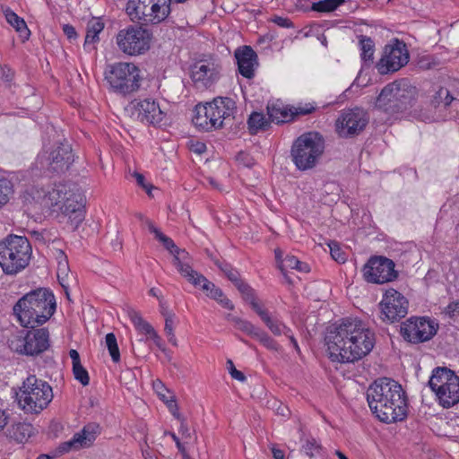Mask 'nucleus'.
<instances>
[{
    "instance_id": "nucleus-56",
    "label": "nucleus",
    "mask_w": 459,
    "mask_h": 459,
    "mask_svg": "<svg viewBox=\"0 0 459 459\" xmlns=\"http://www.w3.org/2000/svg\"><path fill=\"white\" fill-rule=\"evenodd\" d=\"M149 337H150V339H152L155 345L160 350H161L162 351H165V346H164V343L162 342V339L160 338V336L158 334V333L156 331H154Z\"/></svg>"
},
{
    "instance_id": "nucleus-25",
    "label": "nucleus",
    "mask_w": 459,
    "mask_h": 459,
    "mask_svg": "<svg viewBox=\"0 0 459 459\" xmlns=\"http://www.w3.org/2000/svg\"><path fill=\"white\" fill-rule=\"evenodd\" d=\"M239 74L245 78L251 79L255 76L257 66V55L249 46H244L235 52Z\"/></svg>"
},
{
    "instance_id": "nucleus-8",
    "label": "nucleus",
    "mask_w": 459,
    "mask_h": 459,
    "mask_svg": "<svg viewBox=\"0 0 459 459\" xmlns=\"http://www.w3.org/2000/svg\"><path fill=\"white\" fill-rule=\"evenodd\" d=\"M324 151L325 142L318 133L303 134L291 147L292 161L299 170L311 169L316 166Z\"/></svg>"
},
{
    "instance_id": "nucleus-44",
    "label": "nucleus",
    "mask_w": 459,
    "mask_h": 459,
    "mask_svg": "<svg viewBox=\"0 0 459 459\" xmlns=\"http://www.w3.org/2000/svg\"><path fill=\"white\" fill-rule=\"evenodd\" d=\"M152 387L157 395L167 403L174 396L169 394V391L167 389L165 385L160 379H156L152 382Z\"/></svg>"
},
{
    "instance_id": "nucleus-64",
    "label": "nucleus",
    "mask_w": 459,
    "mask_h": 459,
    "mask_svg": "<svg viewBox=\"0 0 459 459\" xmlns=\"http://www.w3.org/2000/svg\"><path fill=\"white\" fill-rule=\"evenodd\" d=\"M142 454L144 459H156L157 457L153 455V453L151 451L149 446H147L146 448L142 449Z\"/></svg>"
},
{
    "instance_id": "nucleus-11",
    "label": "nucleus",
    "mask_w": 459,
    "mask_h": 459,
    "mask_svg": "<svg viewBox=\"0 0 459 459\" xmlns=\"http://www.w3.org/2000/svg\"><path fill=\"white\" fill-rule=\"evenodd\" d=\"M429 385L444 408L459 403V377L454 371L446 368H435Z\"/></svg>"
},
{
    "instance_id": "nucleus-50",
    "label": "nucleus",
    "mask_w": 459,
    "mask_h": 459,
    "mask_svg": "<svg viewBox=\"0 0 459 459\" xmlns=\"http://www.w3.org/2000/svg\"><path fill=\"white\" fill-rule=\"evenodd\" d=\"M330 248V254L336 262L344 263L346 261L345 253L342 251L339 245L336 242H331L328 244Z\"/></svg>"
},
{
    "instance_id": "nucleus-57",
    "label": "nucleus",
    "mask_w": 459,
    "mask_h": 459,
    "mask_svg": "<svg viewBox=\"0 0 459 459\" xmlns=\"http://www.w3.org/2000/svg\"><path fill=\"white\" fill-rule=\"evenodd\" d=\"M165 435H169L176 443V446L179 452H181L184 455H186V449L183 444L180 442L179 438L174 432H165Z\"/></svg>"
},
{
    "instance_id": "nucleus-22",
    "label": "nucleus",
    "mask_w": 459,
    "mask_h": 459,
    "mask_svg": "<svg viewBox=\"0 0 459 459\" xmlns=\"http://www.w3.org/2000/svg\"><path fill=\"white\" fill-rule=\"evenodd\" d=\"M379 305L384 318L391 323L405 317L408 313L407 299L394 289L385 291Z\"/></svg>"
},
{
    "instance_id": "nucleus-47",
    "label": "nucleus",
    "mask_w": 459,
    "mask_h": 459,
    "mask_svg": "<svg viewBox=\"0 0 459 459\" xmlns=\"http://www.w3.org/2000/svg\"><path fill=\"white\" fill-rule=\"evenodd\" d=\"M254 338L257 339L267 349H277V343L275 342V341L261 329L257 331Z\"/></svg>"
},
{
    "instance_id": "nucleus-35",
    "label": "nucleus",
    "mask_w": 459,
    "mask_h": 459,
    "mask_svg": "<svg viewBox=\"0 0 459 459\" xmlns=\"http://www.w3.org/2000/svg\"><path fill=\"white\" fill-rule=\"evenodd\" d=\"M143 222L150 230V232L153 233L155 238L159 239L167 249H169L170 252H173V248H176L173 240L170 238L164 235L149 219H144Z\"/></svg>"
},
{
    "instance_id": "nucleus-54",
    "label": "nucleus",
    "mask_w": 459,
    "mask_h": 459,
    "mask_svg": "<svg viewBox=\"0 0 459 459\" xmlns=\"http://www.w3.org/2000/svg\"><path fill=\"white\" fill-rule=\"evenodd\" d=\"M272 21L282 28H290L293 26L291 21L286 17L274 16Z\"/></svg>"
},
{
    "instance_id": "nucleus-55",
    "label": "nucleus",
    "mask_w": 459,
    "mask_h": 459,
    "mask_svg": "<svg viewBox=\"0 0 459 459\" xmlns=\"http://www.w3.org/2000/svg\"><path fill=\"white\" fill-rule=\"evenodd\" d=\"M9 422V413L0 408V431L4 430Z\"/></svg>"
},
{
    "instance_id": "nucleus-51",
    "label": "nucleus",
    "mask_w": 459,
    "mask_h": 459,
    "mask_svg": "<svg viewBox=\"0 0 459 459\" xmlns=\"http://www.w3.org/2000/svg\"><path fill=\"white\" fill-rule=\"evenodd\" d=\"M248 304L263 321L269 316L268 311L258 302L257 299H255Z\"/></svg>"
},
{
    "instance_id": "nucleus-38",
    "label": "nucleus",
    "mask_w": 459,
    "mask_h": 459,
    "mask_svg": "<svg viewBox=\"0 0 459 459\" xmlns=\"http://www.w3.org/2000/svg\"><path fill=\"white\" fill-rule=\"evenodd\" d=\"M165 317V326L164 331L168 337L169 342L173 345H178V341L174 333V327L176 325V316L170 312H163L162 313Z\"/></svg>"
},
{
    "instance_id": "nucleus-37",
    "label": "nucleus",
    "mask_w": 459,
    "mask_h": 459,
    "mask_svg": "<svg viewBox=\"0 0 459 459\" xmlns=\"http://www.w3.org/2000/svg\"><path fill=\"white\" fill-rule=\"evenodd\" d=\"M267 120L263 113L253 112L247 120L248 130L252 134L265 128Z\"/></svg>"
},
{
    "instance_id": "nucleus-28",
    "label": "nucleus",
    "mask_w": 459,
    "mask_h": 459,
    "mask_svg": "<svg viewBox=\"0 0 459 459\" xmlns=\"http://www.w3.org/2000/svg\"><path fill=\"white\" fill-rule=\"evenodd\" d=\"M104 23L100 18H92L87 22L86 35L84 40V48L88 51L95 49L96 43L99 42L100 33L104 30Z\"/></svg>"
},
{
    "instance_id": "nucleus-16",
    "label": "nucleus",
    "mask_w": 459,
    "mask_h": 459,
    "mask_svg": "<svg viewBox=\"0 0 459 459\" xmlns=\"http://www.w3.org/2000/svg\"><path fill=\"white\" fill-rule=\"evenodd\" d=\"M74 162L72 148L68 143H61L52 150L44 149L37 157L36 167L47 172L61 173Z\"/></svg>"
},
{
    "instance_id": "nucleus-12",
    "label": "nucleus",
    "mask_w": 459,
    "mask_h": 459,
    "mask_svg": "<svg viewBox=\"0 0 459 459\" xmlns=\"http://www.w3.org/2000/svg\"><path fill=\"white\" fill-rule=\"evenodd\" d=\"M126 113L134 121L145 126H160L167 122V113L153 98H136L125 108Z\"/></svg>"
},
{
    "instance_id": "nucleus-33",
    "label": "nucleus",
    "mask_w": 459,
    "mask_h": 459,
    "mask_svg": "<svg viewBox=\"0 0 459 459\" xmlns=\"http://www.w3.org/2000/svg\"><path fill=\"white\" fill-rule=\"evenodd\" d=\"M57 269L56 274L59 283L65 289L67 288V278L69 275V265L67 257L62 250H58L56 254Z\"/></svg>"
},
{
    "instance_id": "nucleus-43",
    "label": "nucleus",
    "mask_w": 459,
    "mask_h": 459,
    "mask_svg": "<svg viewBox=\"0 0 459 459\" xmlns=\"http://www.w3.org/2000/svg\"><path fill=\"white\" fill-rule=\"evenodd\" d=\"M234 320V326L244 332L245 333L254 337L259 328L255 326L251 322L242 319L239 317V319H233Z\"/></svg>"
},
{
    "instance_id": "nucleus-23",
    "label": "nucleus",
    "mask_w": 459,
    "mask_h": 459,
    "mask_svg": "<svg viewBox=\"0 0 459 459\" xmlns=\"http://www.w3.org/2000/svg\"><path fill=\"white\" fill-rule=\"evenodd\" d=\"M368 120L367 114L360 108L343 110L336 120V131L342 137L359 134Z\"/></svg>"
},
{
    "instance_id": "nucleus-45",
    "label": "nucleus",
    "mask_w": 459,
    "mask_h": 459,
    "mask_svg": "<svg viewBox=\"0 0 459 459\" xmlns=\"http://www.w3.org/2000/svg\"><path fill=\"white\" fill-rule=\"evenodd\" d=\"M73 372L74 378L78 380L82 385H88L90 383V377L87 370L82 367V364L73 366Z\"/></svg>"
},
{
    "instance_id": "nucleus-39",
    "label": "nucleus",
    "mask_w": 459,
    "mask_h": 459,
    "mask_svg": "<svg viewBox=\"0 0 459 459\" xmlns=\"http://www.w3.org/2000/svg\"><path fill=\"white\" fill-rule=\"evenodd\" d=\"M106 346L114 362L120 360V352L117 342V338L113 333H109L105 337Z\"/></svg>"
},
{
    "instance_id": "nucleus-4",
    "label": "nucleus",
    "mask_w": 459,
    "mask_h": 459,
    "mask_svg": "<svg viewBox=\"0 0 459 459\" xmlns=\"http://www.w3.org/2000/svg\"><path fill=\"white\" fill-rule=\"evenodd\" d=\"M55 311V296L44 288L27 293L13 307V313L21 325L27 328L45 324Z\"/></svg>"
},
{
    "instance_id": "nucleus-20",
    "label": "nucleus",
    "mask_w": 459,
    "mask_h": 459,
    "mask_svg": "<svg viewBox=\"0 0 459 459\" xmlns=\"http://www.w3.org/2000/svg\"><path fill=\"white\" fill-rule=\"evenodd\" d=\"M437 327V324L429 318L411 317L403 324L401 333L408 342L419 343L430 340Z\"/></svg>"
},
{
    "instance_id": "nucleus-14",
    "label": "nucleus",
    "mask_w": 459,
    "mask_h": 459,
    "mask_svg": "<svg viewBox=\"0 0 459 459\" xmlns=\"http://www.w3.org/2000/svg\"><path fill=\"white\" fill-rule=\"evenodd\" d=\"M171 0H128L126 13L132 21L159 23L170 13Z\"/></svg>"
},
{
    "instance_id": "nucleus-34",
    "label": "nucleus",
    "mask_w": 459,
    "mask_h": 459,
    "mask_svg": "<svg viewBox=\"0 0 459 459\" xmlns=\"http://www.w3.org/2000/svg\"><path fill=\"white\" fill-rule=\"evenodd\" d=\"M360 57L364 62H371L375 52V43L366 36L359 37Z\"/></svg>"
},
{
    "instance_id": "nucleus-59",
    "label": "nucleus",
    "mask_w": 459,
    "mask_h": 459,
    "mask_svg": "<svg viewBox=\"0 0 459 459\" xmlns=\"http://www.w3.org/2000/svg\"><path fill=\"white\" fill-rule=\"evenodd\" d=\"M230 374L232 378L238 380L240 382H245L247 380L246 376L241 371L238 370L237 368H233V369L230 370Z\"/></svg>"
},
{
    "instance_id": "nucleus-26",
    "label": "nucleus",
    "mask_w": 459,
    "mask_h": 459,
    "mask_svg": "<svg viewBox=\"0 0 459 459\" xmlns=\"http://www.w3.org/2000/svg\"><path fill=\"white\" fill-rule=\"evenodd\" d=\"M315 109L311 104H307L304 107L295 108V111L287 109L280 105H272L268 107V115L273 122L277 124L284 123L291 120L295 115H307Z\"/></svg>"
},
{
    "instance_id": "nucleus-9",
    "label": "nucleus",
    "mask_w": 459,
    "mask_h": 459,
    "mask_svg": "<svg viewBox=\"0 0 459 459\" xmlns=\"http://www.w3.org/2000/svg\"><path fill=\"white\" fill-rule=\"evenodd\" d=\"M416 89L408 81L401 80L388 83L383 88L376 100V108L395 114L405 109L414 100Z\"/></svg>"
},
{
    "instance_id": "nucleus-3",
    "label": "nucleus",
    "mask_w": 459,
    "mask_h": 459,
    "mask_svg": "<svg viewBox=\"0 0 459 459\" xmlns=\"http://www.w3.org/2000/svg\"><path fill=\"white\" fill-rule=\"evenodd\" d=\"M30 195L41 206L60 211L74 229L84 220L85 199L76 186L59 183L48 189L34 187Z\"/></svg>"
},
{
    "instance_id": "nucleus-15",
    "label": "nucleus",
    "mask_w": 459,
    "mask_h": 459,
    "mask_svg": "<svg viewBox=\"0 0 459 459\" xmlns=\"http://www.w3.org/2000/svg\"><path fill=\"white\" fill-rule=\"evenodd\" d=\"M174 265L190 283L205 291L209 298L216 300L222 307L229 310L234 309L233 303L224 295L223 291L203 274L195 271L187 263L183 262L178 251V255L174 256Z\"/></svg>"
},
{
    "instance_id": "nucleus-27",
    "label": "nucleus",
    "mask_w": 459,
    "mask_h": 459,
    "mask_svg": "<svg viewBox=\"0 0 459 459\" xmlns=\"http://www.w3.org/2000/svg\"><path fill=\"white\" fill-rule=\"evenodd\" d=\"M274 254L278 268L283 275H286L287 271L290 269H295L301 273H307L309 271V266L306 263L300 262L294 255H287L285 257H282L283 253L279 248L274 250Z\"/></svg>"
},
{
    "instance_id": "nucleus-41",
    "label": "nucleus",
    "mask_w": 459,
    "mask_h": 459,
    "mask_svg": "<svg viewBox=\"0 0 459 459\" xmlns=\"http://www.w3.org/2000/svg\"><path fill=\"white\" fill-rule=\"evenodd\" d=\"M302 450L309 457L318 455L322 450V446L317 440L313 437H308L302 445Z\"/></svg>"
},
{
    "instance_id": "nucleus-49",
    "label": "nucleus",
    "mask_w": 459,
    "mask_h": 459,
    "mask_svg": "<svg viewBox=\"0 0 459 459\" xmlns=\"http://www.w3.org/2000/svg\"><path fill=\"white\" fill-rule=\"evenodd\" d=\"M237 289L242 294V297L246 302L250 303L252 300L256 299L255 290L246 282H238Z\"/></svg>"
},
{
    "instance_id": "nucleus-10",
    "label": "nucleus",
    "mask_w": 459,
    "mask_h": 459,
    "mask_svg": "<svg viewBox=\"0 0 459 459\" xmlns=\"http://www.w3.org/2000/svg\"><path fill=\"white\" fill-rule=\"evenodd\" d=\"M105 79L114 92L126 96L140 89L141 70L134 63L117 62L109 65Z\"/></svg>"
},
{
    "instance_id": "nucleus-5",
    "label": "nucleus",
    "mask_w": 459,
    "mask_h": 459,
    "mask_svg": "<svg viewBox=\"0 0 459 459\" xmlns=\"http://www.w3.org/2000/svg\"><path fill=\"white\" fill-rule=\"evenodd\" d=\"M53 390L48 383L36 376H29L16 392L18 407L25 413L39 414L53 399Z\"/></svg>"
},
{
    "instance_id": "nucleus-40",
    "label": "nucleus",
    "mask_w": 459,
    "mask_h": 459,
    "mask_svg": "<svg viewBox=\"0 0 459 459\" xmlns=\"http://www.w3.org/2000/svg\"><path fill=\"white\" fill-rule=\"evenodd\" d=\"M454 100H456L455 98L451 96L449 91L446 88H440L434 96V104L437 107L444 106L447 107L449 106Z\"/></svg>"
},
{
    "instance_id": "nucleus-32",
    "label": "nucleus",
    "mask_w": 459,
    "mask_h": 459,
    "mask_svg": "<svg viewBox=\"0 0 459 459\" xmlns=\"http://www.w3.org/2000/svg\"><path fill=\"white\" fill-rule=\"evenodd\" d=\"M32 426L29 423L19 422L9 429V437L17 443H25L32 434Z\"/></svg>"
},
{
    "instance_id": "nucleus-36",
    "label": "nucleus",
    "mask_w": 459,
    "mask_h": 459,
    "mask_svg": "<svg viewBox=\"0 0 459 459\" xmlns=\"http://www.w3.org/2000/svg\"><path fill=\"white\" fill-rule=\"evenodd\" d=\"M347 0H321L312 4L311 9L319 13H330L335 11Z\"/></svg>"
},
{
    "instance_id": "nucleus-7",
    "label": "nucleus",
    "mask_w": 459,
    "mask_h": 459,
    "mask_svg": "<svg viewBox=\"0 0 459 459\" xmlns=\"http://www.w3.org/2000/svg\"><path fill=\"white\" fill-rule=\"evenodd\" d=\"M32 249L25 237L11 235L0 241V266L5 274H17L25 269Z\"/></svg>"
},
{
    "instance_id": "nucleus-63",
    "label": "nucleus",
    "mask_w": 459,
    "mask_h": 459,
    "mask_svg": "<svg viewBox=\"0 0 459 459\" xmlns=\"http://www.w3.org/2000/svg\"><path fill=\"white\" fill-rule=\"evenodd\" d=\"M272 454L274 459H285L284 452L275 446L272 447Z\"/></svg>"
},
{
    "instance_id": "nucleus-58",
    "label": "nucleus",
    "mask_w": 459,
    "mask_h": 459,
    "mask_svg": "<svg viewBox=\"0 0 459 459\" xmlns=\"http://www.w3.org/2000/svg\"><path fill=\"white\" fill-rule=\"evenodd\" d=\"M179 433L185 438H189L190 437V431H189V429L187 427V424L186 423L185 419H181V420H180Z\"/></svg>"
},
{
    "instance_id": "nucleus-6",
    "label": "nucleus",
    "mask_w": 459,
    "mask_h": 459,
    "mask_svg": "<svg viewBox=\"0 0 459 459\" xmlns=\"http://www.w3.org/2000/svg\"><path fill=\"white\" fill-rule=\"evenodd\" d=\"M235 101L228 97H217L205 104H197L193 117L194 125L204 131L223 126L226 120L233 117Z\"/></svg>"
},
{
    "instance_id": "nucleus-21",
    "label": "nucleus",
    "mask_w": 459,
    "mask_h": 459,
    "mask_svg": "<svg viewBox=\"0 0 459 459\" xmlns=\"http://www.w3.org/2000/svg\"><path fill=\"white\" fill-rule=\"evenodd\" d=\"M221 65L215 60L205 59L195 62L190 68V78L198 90H207L220 78Z\"/></svg>"
},
{
    "instance_id": "nucleus-13",
    "label": "nucleus",
    "mask_w": 459,
    "mask_h": 459,
    "mask_svg": "<svg viewBox=\"0 0 459 459\" xmlns=\"http://www.w3.org/2000/svg\"><path fill=\"white\" fill-rule=\"evenodd\" d=\"M152 34L140 25H130L118 31L116 43L125 55L136 56L145 54L151 48Z\"/></svg>"
},
{
    "instance_id": "nucleus-2",
    "label": "nucleus",
    "mask_w": 459,
    "mask_h": 459,
    "mask_svg": "<svg viewBox=\"0 0 459 459\" xmlns=\"http://www.w3.org/2000/svg\"><path fill=\"white\" fill-rule=\"evenodd\" d=\"M372 413L385 423L400 421L407 415V402L402 385L391 378H379L366 393Z\"/></svg>"
},
{
    "instance_id": "nucleus-29",
    "label": "nucleus",
    "mask_w": 459,
    "mask_h": 459,
    "mask_svg": "<svg viewBox=\"0 0 459 459\" xmlns=\"http://www.w3.org/2000/svg\"><path fill=\"white\" fill-rule=\"evenodd\" d=\"M3 13L6 22L19 33L23 40H27L30 35V31L25 21L8 7L4 8Z\"/></svg>"
},
{
    "instance_id": "nucleus-24",
    "label": "nucleus",
    "mask_w": 459,
    "mask_h": 459,
    "mask_svg": "<svg viewBox=\"0 0 459 459\" xmlns=\"http://www.w3.org/2000/svg\"><path fill=\"white\" fill-rule=\"evenodd\" d=\"M100 433L99 426L94 423L85 425L82 429L74 434L72 438L63 444L66 451L80 450L90 447Z\"/></svg>"
},
{
    "instance_id": "nucleus-18",
    "label": "nucleus",
    "mask_w": 459,
    "mask_h": 459,
    "mask_svg": "<svg viewBox=\"0 0 459 459\" xmlns=\"http://www.w3.org/2000/svg\"><path fill=\"white\" fill-rule=\"evenodd\" d=\"M409 59L410 55L405 43L394 39L385 47L383 56L377 64V69L381 74L394 73L406 65Z\"/></svg>"
},
{
    "instance_id": "nucleus-60",
    "label": "nucleus",
    "mask_w": 459,
    "mask_h": 459,
    "mask_svg": "<svg viewBox=\"0 0 459 459\" xmlns=\"http://www.w3.org/2000/svg\"><path fill=\"white\" fill-rule=\"evenodd\" d=\"M64 33L69 38L73 39L76 37V31L75 29L69 24H65L63 26Z\"/></svg>"
},
{
    "instance_id": "nucleus-19",
    "label": "nucleus",
    "mask_w": 459,
    "mask_h": 459,
    "mask_svg": "<svg viewBox=\"0 0 459 459\" xmlns=\"http://www.w3.org/2000/svg\"><path fill=\"white\" fill-rule=\"evenodd\" d=\"M394 263L384 256L371 257L365 264L363 273L368 282L384 284L397 278Z\"/></svg>"
},
{
    "instance_id": "nucleus-53",
    "label": "nucleus",
    "mask_w": 459,
    "mask_h": 459,
    "mask_svg": "<svg viewBox=\"0 0 459 459\" xmlns=\"http://www.w3.org/2000/svg\"><path fill=\"white\" fill-rule=\"evenodd\" d=\"M134 177L135 178L137 184L140 186H142L147 192L148 195H151L152 186L145 182L143 175L140 173H134Z\"/></svg>"
},
{
    "instance_id": "nucleus-62",
    "label": "nucleus",
    "mask_w": 459,
    "mask_h": 459,
    "mask_svg": "<svg viewBox=\"0 0 459 459\" xmlns=\"http://www.w3.org/2000/svg\"><path fill=\"white\" fill-rule=\"evenodd\" d=\"M69 356L72 359V363H73V366L74 365H77V364H81V361H80V355L78 353V351L76 350H70L69 351Z\"/></svg>"
},
{
    "instance_id": "nucleus-31",
    "label": "nucleus",
    "mask_w": 459,
    "mask_h": 459,
    "mask_svg": "<svg viewBox=\"0 0 459 459\" xmlns=\"http://www.w3.org/2000/svg\"><path fill=\"white\" fill-rule=\"evenodd\" d=\"M125 311L128 318L133 323L135 329L140 333H143L150 336L155 331V329L141 316L139 312H137L134 308L127 307L125 309Z\"/></svg>"
},
{
    "instance_id": "nucleus-48",
    "label": "nucleus",
    "mask_w": 459,
    "mask_h": 459,
    "mask_svg": "<svg viewBox=\"0 0 459 459\" xmlns=\"http://www.w3.org/2000/svg\"><path fill=\"white\" fill-rule=\"evenodd\" d=\"M221 270L224 273V274L228 277L230 281L234 282L235 286H238V282H241L242 281L239 278V273L232 268L230 264H218Z\"/></svg>"
},
{
    "instance_id": "nucleus-61",
    "label": "nucleus",
    "mask_w": 459,
    "mask_h": 459,
    "mask_svg": "<svg viewBox=\"0 0 459 459\" xmlns=\"http://www.w3.org/2000/svg\"><path fill=\"white\" fill-rule=\"evenodd\" d=\"M191 150L196 153H203L206 151V145L204 143L196 142L191 146Z\"/></svg>"
},
{
    "instance_id": "nucleus-1",
    "label": "nucleus",
    "mask_w": 459,
    "mask_h": 459,
    "mask_svg": "<svg viewBox=\"0 0 459 459\" xmlns=\"http://www.w3.org/2000/svg\"><path fill=\"white\" fill-rule=\"evenodd\" d=\"M325 345L332 361L353 363L367 356L375 346V334L359 319L346 318L330 328Z\"/></svg>"
},
{
    "instance_id": "nucleus-17",
    "label": "nucleus",
    "mask_w": 459,
    "mask_h": 459,
    "mask_svg": "<svg viewBox=\"0 0 459 459\" xmlns=\"http://www.w3.org/2000/svg\"><path fill=\"white\" fill-rule=\"evenodd\" d=\"M49 333L45 328L28 331L23 336H16L10 342V347L19 354L35 356L49 347Z\"/></svg>"
},
{
    "instance_id": "nucleus-30",
    "label": "nucleus",
    "mask_w": 459,
    "mask_h": 459,
    "mask_svg": "<svg viewBox=\"0 0 459 459\" xmlns=\"http://www.w3.org/2000/svg\"><path fill=\"white\" fill-rule=\"evenodd\" d=\"M263 322L266 325V326L274 335H286L287 337L290 338L293 347L297 351L299 350L298 342L293 337L291 330L288 328L281 321L278 320L277 318H273L269 315L266 318H264Z\"/></svg>"
},
{
    "instance_id": "nucleus-46",
    "label": "nucleus",
    "mask_w": 459,
    "mask_h": 459,
    "mask_svg": "<svg viewBox=\"0 0 459 459\" xmlns=\"http://www.w3.org/2000/svg\"><path fill=\"white\" fill-rule=\"evenodd\" d=\"M417 65L420 69L429 70L436 67L438 65V61L431 55H422L419 56Z\"/></svg>"
},
{
    "instance_id": "nucleus-42",
    "label": "nucleus",
    "mask_w": 459,
    "mask_h": 459,
    "mask_svg": "<svg viewBox=\"0 0 459 459\" xmlns=\"http://www.w3.org/2000/svg\"><path fill=\"white\" fill-rule=\"evenodd\" d=\"M13 194V185L6 178H0V207L8 203Z\"/></svg>"
},
{
    "instance_id": "nucleus-52",
    "label": "nucleus",
    "mask_w": 459,
    "mask_h": 459,
    "mask_svg": "<svg viewBox=\"0 0 459 459\" xmlns=\"http://www.w3.org/2000/svg\"><path fill=\"white\" fill-rule=\"evenodd\" d=\"M166 404H167V406H168V408H169V411L171 412V414H172L175 418H177L178 420H181V419H184V418L181 416V414L179 413V411H178V404H177V403H176V401H175L174 397H173V398H171V399H170V400H169Z\"/></svg>"
}]
</instances>
